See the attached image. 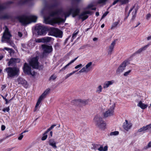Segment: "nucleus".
Returning a JSON list of instances; mask_svg holds the SVG:
<instances>
[{
  "label": "nucleus",
  "mask_w": 151,
  "mask_h": 151,
  "mask_svg": "<svg viewBox=\"0 0 151 151\" xmlns=\"http://www.w3.org/2000/svg\"><path fill=\"white\" fill-rule=\"evenodd\" d=\"M119 134V132L118 131H114V132H112L110 133V135H118Z\"/></svg>",
  "instance_id": "e433bc0d"
},
{
  "label": "nucleus",
  "mask_w": 151,
  "mask_h": 151,
  "mask_svg": "<svg viewBox=\"0 0 151 151\" xmlns=\"http://www.w3.org/2000/svg\"><path fill=\"white\" fill-rule=\"evenodd\" d=\"M52 39L51 37H46L43 38V43H47L49 42Z\"/></svg>",
  "instance_id": "b1692460"
},
{
  "label": "nucleus",
  "mask_w": 151,
  "mask_h": 151,
  "mask_svg": "<svg viewBox=\"0 0 151 151\" xmlns=\"http://www.w3.org/2000/svg\"><path fill=\"white\" fill-rule=\"evenodd\" d=\"M17 81L18 84H25L26 83L25 80L22 78H18L17 79Z\"/></svg>",
  "instance_id": "5701e85b"
},
{
  "label": "nucleus",
  "mask_w": 151,
  "mask_h": 151,
  "mask_svg": "<svg viewBox=\"0 0 151 151\" xmlns=\"http://www.w3.org/2000/svg\"><path fill=\"white\" fill-rule=\"evenodd\" d=\"M137 106L140 107L142 109H145L147 108V105L143 103L141 101H139V103L138 104Z\"/></svg>",
  "instance_id": "4be33fe9"
},
{
  "label": "nucleus",
  "mask_w": 151,
  "mask_h": 151,
  "mask_svg": "<svg viewBox=\"0 0 151 151\" xmlns=\"http://www.w3.org/2000/svg\"><path fill=\"white\" fill-rule=\"evenodd\" d=\"M92 64V63L91 62H90L86 65L85 67L88 70V68Z\"/></svg>",
  "instance_id": "79ce46f5"
},
{
  "label": "nucleus",
  "mask_w": 151,
  "mask_h": 151,
  "mask_svg": "<svg viewBox=\"0 0 151 151\" xmlns=\"http://www.w3.org/2000/svg\"><path fill=\"white\" fill-rule=\"evenodd\" d=\"M147 40H151V35L147 37Z\"/></svg>",
  "instance_id": "338daca9"
},
{
  "label": "nucleus",
  "mask_w": 151,
  "mask_h": 151,
  "mask_svg": "<svg viewBox=\"0 0 151 151\" xmlns=\"http://www.w3.org/2000/svg\"><path fill=\"white\" fill-rule=\"evenodd\" d=\"M91 12L89 11H86L83 12L79 15V17L82 19L83 21L86 19L88 17V16L86 15L87 14H91Z\"/></svg>",
  "instance_id": "ddd939ff"
},
{
  "label": "nucleus",
  "mask_w": 151,
  "mask_h": 151,
  "mask_svg": "<svg viewBox=\"0 0 151 151\" xmlns=\"http://www.w3.org/2000/svg\"><path fill=\"white\" fill-rule=\"evenodd\" d=\"M98 146V145H94V146H93L94 149L95 150H98V148L97 147Z\"/></svg>",
  "instance_id": "bf43d9fd"
},
{
  "label": "nucleus",
  "mask_w": 151,
  "mask_h": 151,
  "mask_svg": "<svg viewBox=\"0 0 151 151\" xmlns=\"http://www.w3.org/2000/svg\"><path fill=\"white\" fill-rule=\"evenodd\" d=\"M57 6V5L56 4H55L53 5V6H52V8L54 9Z\"/></svg>",
  "instance_id": "774afa93"
},
{
  "label": "nucleus",
  "mask_w": 151,
  "mask_h": 151,
  "mask_svg": "<svg viewBox=\"0 0 151 151\" xmlns=\"http://www.w3.org/2000/svg\"><path fill=\"white\" fill-rule=\"evenodd\" d=\"M82 66V64H80L79 65H78L75 67V68L76 69H77L81 67Z\"/></svg>",
  "instance_id": "864d4df0"
},
{
  "label": "nucleus",
  "mask_w": 151,
  "mask_h": 151,
  "mask_svg": "<svg viewBox=\"0 0 151 151\" xmlns=\"http://www.w3.org/2000/svg\"><path fill=\"white\" fill-rule=\"evenodd\" d=\"M121 0H116L115 1L112 3V4L109 7V8H109L111 7L112 5H114L116 3H117L119 1H120Z\"/></svg>",
  "instance_id": "c03bdc74"
},
{
  "label": "nucleus",
  "mask_w": 151,
  "mask_h": 151,
  "mask_svg": "<svg viewBox=\"0 0 151 151\" xmlns=\"http://www.w3.org/2000/svg\"><path fill=\"white\" fill-rule=\"evenodd\" d=\"M56 126V125L55 124L52 125L50 128H49L47 130V131L49 132L50 130L52 129L55 126Z\"/></svg>",
  "instance_id": "a18cd8bd"
},
{
  "label": "nucleus",
  "mask_w": 151,
  "mask_h": 151,
  "mask_svg": "<svg viewBox=\"0 0 151 151\" xmlns=\"http://www.w3.org/2000/svg\"><path fill=\"white\" fill-rule=\"evenodd\" d=\"M4 50H5L8 51H9V52L10 53V55H12V54H13L14 51V50L12 49L9 48L5 47L4 48Z\"/></svg>",
  "instance_id": "cd10ccee"
},
{
  "label": "nucleus",
  "mask_w": 151,
  "mask_h": 151,
  "mask_svg": "<svg viewBox=\"0 0 151 151\" xmlns=\"http://www.w3.org/2000/svg\"><path fill=\"white\" fill-rule=\"evenodd\" d=\"M114 82V80L105 81L104 83L103 87L104 88H108L110 85H112Z\"/></svg>",
  "instance_id": "dca6fc26"
},
{
  "label": "nucleus",
  "mask_w": 151,
  "mask_h": 151,
  "mask_svg": "<svg viewBox=\"0 0 151 151\" xmlns=\"http://www.w3.org/2000/svg\"><path fill=\"white\" fill-rule=\"evenodd\" d=\"M8 66H15V62H14V61H12L11 62H10V60L8 62Z\"/></svg>",
  "instance_id": "4c0bfd02"
},
{
  "label": "nucleus",
  "mask_w": 151,
  "mask_h": 151,
  "mask_svg": "<svg viewBox=\"0 0 151 151\" xmlns=\"http://www.w3.org/2000/svg\"><path fill=\"white\" fill-rule=\"evenodd\" d=\"M137 12V10H136V9L134 11L132 12L133 16H132V19H134L136 17V14Z\"/></svg>",
  "instance_id": "ea45409f"
},
{
  "label": "nucleus",
  "mask_w": 151,
  "mask_h": 151,
  "mask_svg": "<svg viewBox=\"0 0 151 151\" xmlns=\"http://www.w3.org/2000/svg\"><path fill=\"white\" fill-rule=\"evenodd\" d=\"M145 128H144V126H143L142 127L139 129L137 130V132H145Z\"/></svg>",
  "instance_id": "c9c22d12"
},
{
  "label": "nucleus",
  "mask_w": 151,
  "mask_h": 151,
  "mask_svg": "<svg viewBox=\"0 0 151 151\" xmlns=\"http://www.w3.org/2000/svg\"><path fill=\"white\" fill-rule=\"evenodd\" d=\"M43 38L40 39L37 38L35 40L36 42L37 43H40L41 42L43 43Z\"/></svg>",
  "instance_id": "f704fd0d"
},
{
  "label": "nucleus",
  "mask_w": 151,
  "mask_h": 151,
  "mask_svg": "<svg viewBox=\"0 0 151 151\" xmlns=\"http://www.w3.org/2000/svg\"><path fill=\"white\" fill-rule=\"evenodd\" d=\"M134 7V6H133L132 8L130 9V10H129V13H128L127 16H126L125 17V18L124 19V20L127 19V18L130 12L133 10V9Z\"/></svg>",
  "instance_id": "49530a36"
},
{
  "label": "nucleus",
  "mask_w": 151,
  "mask_h": 151,
  "mask_svg": "<svg viewBox=\"0 0 151 151\" xmlns=\"http://www.w3.org/2000/svg\"><path fill=\"white\" fill-rule=\"evenodd\" d=\"M5 70L7 73L8 78H12L15 76H17L19 74V69L16 67H8L5 69Z\"/></svg>",
  "instance_id": "39448f33"
},
{
  "label": "nucleus",
  "mask_w": 151,
  "mask_h": 151,
  "mask_svg": "<svg viewBox=\"0 0 151 151\" xmlns=\"http://www.w3.org/2000/svg\"><path fill=\"white\" fill-rule=\"evenodd\" d=\"M15 62V64L17 63H19L20 61V59L18 58H12L10 59V62H11L12 61H14Z\"/></svg>",
  "instance_id": "a878e982"
},
{
  "label": "nucleus",
  "mask_w": 151,
  "mask_h": 151,
  "mask_svg": "<svg viewBox=\"0 0 151 151\" xmlns=\"http://www.w3.org/2000/svg\"><path fill=\"white\" fill-rule=\"evenodd\" d=\"M7 7V4L6 3H0V12L6 9ZM9 16L7 14L0 16V19H9Z\"/></svg>",
  "instance_id": "0eeeda50"
},
{
  "label": "nucleus",
  "mask_w": 151,
  "mask_h": 151,
  "mask_svg": "<svg viewBox=\"0 0 151 151\" xmlns=\"http://www.w3.org/2000/svg\"><path fill=\"white\" fill-rule=\"evenodd\" d=\"M49 144L52 146L53 147L56 148L57 147L56 145V143L54 139H51L49 140Z\"/></svg>",
  "instance_id": "412c9836"
},
{
  "label": "nucleus",
  "mask_w": 151,
  "mask_h": 151,
  "mask_svg": "<svg viewBox=\"0 0 151 151\" xmlns=\"http://www.w3.org/2000/svg\"><path fill=\"white\" fill-rule=\"evenodd\" d=\"M98 150L99 151H107L108 150V146H105L103 148L102 146H101L98 148Z\"/></svg>",
  "instance_id": "bb28decb"
},
{
  "label": "nucleus",
  "mask_w": 151,
  "mask_h": 151,
  "mask_svg": "<svg viewBox=\"0 0 151 151\" xmlns=\"http://www.w3.org/2000/svg\"><path fill=\"white\" fill-rule=\"evenodd\" d=\"M80 10L78 8H70L69 10L64 12L61 9H57L55 11L51 12L50 13V16L53 17L57 15V17L50 19V17H44V21L46 24H50L53 25L55 23H59L61 22H64L67 17H68L71 14L73 17L78 15Z\"/></svg>",
  "instance_id": "f257e3e1"
},
{
  "label": "nucleus",
  "mask_w": 151,
  "mask_h": 151,
  "mask_svg": "<svg viewBox=\"0 0 151 151\" xmlns=\"http://www.w3.org/2000/svg\"><path fill=\"white\" fill-rule=\"evenodd\" d=\"M71 75H71V74L70 73L67 74L65 77V79H67L70 76H71Z\"/></svg>",
  "instance_id": "5fc2aeb1"
},
{
  "label": "nucleus",
  "mask_w": 151,
  "mask_h": 151,
  "mask_svg": "<svg viewBox=\"0 0 151 151\" xmlns=\"http://www.w3.org/2000/svg\"><path fill=\"white\" fill-rule=\"evenodd\" d=\"M93 122L96 126L99 129L104 130L105 129L106 123L100 116L96 115L93 119Z\"/></svg>",
  "instance_id": "20e7f679"
},
{
  "label": "nucleus",
  "mask_w": 151,
  "mask_h": 151,
  "mask_svg": "<svg viewBox=\"0 0 151 151\" xmlns=\"http://www.w3.org/2000/svg\"><path fill=\"white\" fill-rule=\"evenodd\" d=\"M145 131L147 130H149L151 129V124L147 125L146 126H144Z\"/></svg>",
  "instance_id": "72a5a7b5"
},
{
  "label": "nucleus",
  "mask_w": 151,
  "mask_h": 151,
  "mask_svg": "<svg viewBox=\"0 0 151 151\" xmlns=\"http://www.w3.org/2000/svg\"><path fill=\"white\" fill-rule=\"evenodd\" d=\"M92 6H93L92 5L89 4L87 8H91L92 7Z\"/></svg>",
  "instance_id": "0e129e2a"
},
{
  "label": "nucleus",
  "mask_w": 151,
  "mask_h": 151,
  "mask_svg": "<svg viewBox=\"0 0 151 151\" xmlns=\"http://www.w3.org/2000/svg\"><path fill=\"white\" fill-rule=\"evenodd\" d=\"M12 100V99H11L10 100H9V101H8L7 99H5V100L6 101V104H7L8 103H9V102L10 101H11V100Z\"/></svg>",
  "instance_id": "680f3d73"
},
{
  "label": "nucleus",
  "mask_w": 151,
  "mask_h": 151,
  "mask_svg": "<svg viewBox=\"0 0 151 151\" xmlns=\"http://www.w3.org/2000/svg\"><path fill=\"white\" fill-rule=\"evenodd\" d=\"M102 90V87L101 85H99L97 87L96 92V93H99L101 92Z\"/></svg>",
  "instance_id": "2f4dec72"
},
{
  "label": "nucleus",
  "mask_w": 151,
  "mask_h": 151,
  "mask_svg": "<svg viewBox=\"0 0 151 151\" xmlns=\"http://www.w3.org/2000/svg\"><path fill=\"white\" fill-rule=\"evenodd\" d=\"M37 57L33 58L31 59L29 62L30 65L33 68L39 69V70H42L43 68V66H39V62Z\"/></svg>",
  "instance_id": "423d86ee"
},
{
  "label": "nucleus",
  "mask_w": 151,
  "mask_h": 151,
  "mask_svg": "<svg viewBox=\"0 0 151 151\" xmlns=\"http://www.w3.org/2000/svg\"><path fill=\"white\" fill-rule=\"evenodd\" d=\"M78 31H77L76 32L74 33L72 37V40H73L76 36L78 34Z\"/></svg>",
  "instance_id": "a19ab883"
},
{
  "label": "nucleus",
  "mask_w": 151,
  "mask_h": 151,
  "mask_svg": "<svg viewBox=\"0 0 151 151\" xmlns=\"http://www.w3.org/2000/svg\"><path fill=\"white\" fill-rule=\"evenodd\" d=\"M57 78L56 76L54 75H52L49 78V80H55Z\"/></svg>",
  "instance_id": "37998d69"
},
{
  "label": "nucleus",
  "mask_w": 151,
  "mask_h": 151,
  "mask_svg": "<svg viewBox=\"0 0 151 151\" xmlns=\"http://www.w3.org/2000/svg\"><path fill=\"white\" fill-rule=\"evenodd\" d=\"M6 87V86L5 85H2L1 87V88L2 90H3Z\"/></svg>",
  "instance_id": "69168bd1"
},
{
  "label": "nucleus",
  "mask_w": 151,
  "mask_h": 151,
  "mask_svg": "<svg viewBox=\"0 0 151 151\" xmlns=\"http://www.w3.org/2000/svg\"><path fill=\"white\" fill-rule=\"evenodd\" d=\"M35 29L38 35H45L49 30H50L49 33L51 35L60 37L62 34V31L57 28H50L49 29L47 27L40 24L36 25Z\"/></svg>",
  "instance_id": "f03ea898"
},
{
  "label": "nucleus",
  "mask_w": 151,
  "mask_h": 151,
  "mask_svg": "<svg viewBox=\"0 0 151 151\" xmlns=\"http://www.w3.org/2000/svg\"><path fill=\"white\" fill-rule=\"evenodd\" d=\"M9 110V107L4 108L3 109V111L4 112H5L6 111L7 112H8Z\"/></svg>",
  "instance_id": "09e8293b"
},
{
  "label": "nucleus",
  "mask_w": 151,
  "mask_h": 151,
  "mask_svg": "<svg viewBox=\"0 0 151 151\" xmlns=\"http://www.w3.org/2000/svg\"><path fill=\"white\" fill-rule=\"evenodd\" d=\"M151 17V14L150 13H148L147 15L146 18L148 19Z\"/></svg>",
  "instance_id": "052dcab7"
},
{
  "label": "nucleus",
  "mask_w": 151,
  "mask_h": 151,
  "mask_svg": "<svg viewBox=\"0 0 151 151\" xmlns=\"http://www.w3.org/2000/svg\"><path fill=\"white\" fill-rule=\"evenodd\" d=\"M16 18L22 25L25 26L32 22H36L37 17L33 15L27 16L25 15L18 16Z\"/></svg>",
  "instance_id": "7ed1b4c3"
},
{
  "label": "nucleus",
  "mask_w": 151,
  "mask_h": 151,
  "mask_svg": "<svg viewBox=\"0 0 151 151\" xmlns=\"http://www.w3.org/2000/svg\"><path fill=\"white\" fill-rule=\"evenodd\" d=\"M107 0H99L98 1V3L102 4L105 2Z\"/></svg>",
  "instance_id": "3c124183"
},
{
  "label": "nucleus",
  "mask_w": 151,
  "mask_h": 151,
  "mask_svg": "<svg viewBox=\"0 0 151 151\" xmlns=\"http://www.w3.org/2000/svg\"><path fill=\"white\" fill-rule=\"evenodd\" d=\"M48 132L47 131L44 132L43 134V136L41 138L42 140H45L47 138V134Z\"/></svg>",
  "instance_id": "c756f323"
},
{
  "label": "nucleus",
  "mask_w": 151,
  "mask_h": 151,
  "mask_svg": "<svg viewBox=\"0 0 151 151\" xmlns=\"http://www.w3.org/2000/svg\"><path fill=\"white\" fill-rule=\"evenodd\" d=\"M18 35L20 37H21L22 36V34L20 32H18Z\"/></svg>",
  "instance_id": "e2e57ef3"
},
{
  "label": "nucleus",
  "mask_w": 151,
  "mask_h": 151,
  "mask_svg": "<svg viewBox=\"0 0 151 151\" xmlns=\"http://www.w3.org/2000/svg\"><path fill=\"white\" fill-rule=\"evenodd\" d=\"M131 70H129V71L125 72L124 73V76H127L129 74V73L131 72Z\"/></svg>",
  "instance_id": "de8ad7c7"
},
{
  "label": "nucleus",
  "mask_w": 151,
  "mask_h": 151,
  "mask_svg": "<svg viewBox=\"0 0 151 151\" xmlns=\"http://www.w3.org/2000/svg\"><path fill=\"white\" fill-rule=\"evenodd\" d=\"M120 22V21L119 20L117 22H114L112 24L111 27V29H113L114 28H115L116 27L117 25H118V24H119V23Z\"/></svg>",
  "instance_id": "c85d7f7f"
},
{
  "label": "nucleus",
  "mask_w": 151,
  "mask_h": 151,
  "mask_svg": "<svg viewBox=\"0 0 151 151\" xmlns=\"http://www.w3.org/2000/svg\"><path fill=\"white\" fill-rule=\"evenodd\" d=\"M5 126L4 125H2L1 126V130L3 131L5 130Z\"/></svg>",
  "instance_id": "13d9d810"
},
{
  "label": "nucleus",
  "mask_w": 151,
  "mask_h": 151,
  "mask_svg": "<svg viewBox=\"0 0 151 151\" xmlns=\"http://www.w3.org/2000/svg\"><path fill=\"white\" fill-rule=\"evenodd\" d=\"M88 70H87L86 68L84 67L81 69L79 72L77 73V74H79V73H83V72H87Z\"/></svg>",
  "instance_id": "7c9ffc66"
},
{
  "label": "nucleus",
  "mask_w": 151,
  "mask_h": 151,
  "mask_svg": "<svg viewBox=\"0 0 151 151\" xmlns=\"http://www.w3.org/2000/svg\"><path fill=\"white\" fill-rule=\"evenodd\" d=\"M78 57L75 58L74 59L72 60L70 63H68L67 65L65 66L63 68H62L61 69L60 71L59 72H60L62 71H63L65 70L67 68L71 63H73L78 58Z\"/></svg>",
  "instance_id": "f3484780"
},
{
  "label": "nucleus",
  "mask_w": 151,
  "mask_h": 151,
  "mask_svg": "<svg viewBox=\"0 0 151 151\" xmlns=\"http://www.w3.org/2000/svg\"><path fill=\"white\" fill-rule=\"evenodd\" d=\"M151 147V142H150L143 149H147Z\"/></svg>",
  "instance_id": "58836bf2"
},
{
  "label": "nucleus",
  "mask_w": 151,
  "mask_h": 151,
  "mask_svg": "<svg viewBox=\"0 0 151 151\" xmlns=\"http://www.w3.org/2000/svg\"><path fill=\"white\" fill-rule=\"evenodd\" d=\"M50 89L49 88L46 89L44 92L41 95V97H42L44 99L46 96L50 93Z\"/></svg>",
  "instance_id": "a211bd4d"
},
{
  "label": "nucleus",
  "mask_w": 151,
  "mask_h": 151,
  "mask_svg": "<svg viewBox=\"0 0 151 151\" xmlns=\"http://www.w3.org/2000/svg\"><path fill=\"white\" fill-rule=\"evenodd\" d=\"M23 137V133H21L20 134L18 138V139L19 140H21Z\"/></svg>",
  "instance_id": "603ef678"
},
{
  "label": "nucleus",
  "mask_w": 151,
  "mask_h": 151,
  "mask_svg": "<svg viewBox=\"0 0 151 151\" xmlns=\"http://www.w3.org/2000/svg\"><path fill=\"white\" fill-rule=\"evenodd\" d=\"M24 72L28 75H30L31 73V68L26 63H24L23 68Z\"/></svg>",
  "instance_id": "9b49d317"
},
{
  "label": "nucleus",
  "mask_w": 151,
  "mask_h": 151,
  "mask_svg": "<svg viewBox=\"0 0 151 151\" xmlns=\"http://www.w3.org/2000/svg\"><path fill=\"white\" fill-rule=\"evenodd\" d=\"M116 41L114 40L111 44L108 49V54L111 55L112 51L113 50L114 46L116 44Z\"/></svg>",
  "instance_id": "2eb2a0df"
},
{
  "label": "nucleus",
  "mask_w": 151,
  "mask_h": 151,
  "mask_svg": "<svg viewBox=\"0 0 151 151\" xmlns=\"http://www.w3.org/2000/svg\"><path fill=\"white\" fill-rule=\"evenodd\" d=\"M128 61H124L119 66L117 69L116 73L117 74H119L122 73L125 69V68L127 65Z\"/></svg>",
  "instance_id": "1a4fd4ad"
},
{
  "label": "nucleus",
  "mask_w": 151,
  "mask_h": 151,
  "mask_svg": "<svg viewBox=\"0 0 151 151\" xmlns=\"http://www.w3.org/2000/svg\"><path fill=\"white\" fill-rule=\"evenodd\" d=\"M36 73L35 71H33L32 72H31V73L30 74V75H32V76H34L35 75Z\"/></svg>",
  "instance_id": "6e6d98bb"
},
{
  "label": "nucleus",
  "mask_w": 151,
  "mask_h": 151,
  "mask_svg": "<svg viewBox=\"0 0 151 151\" xmlns=\"http://www.w3.org/2000/svg\"><path fill=\"white\" fill-rule=\"evenodd\" d=\"M149 45L150 44H148L147 45L145 46L144 47L141 48L139 49L137 51L136 53H140L142 51L145 50L149 46Z\"/></svg>",
  "instance_id": "aec40b11"
},
{
  "label": "nucleus",
  "mask_w": 151,
  "mask_h": 151,
  "mask_svg": "<svg viewBox=\"0 0 151 151\" xmlns=\"http://www.w3.org/2000/svg\"><path fill=\"white\" fill-rule=\"evenodd\" d=\"M44 99L43 98H42V97H41V96H40L37 101V104H36V105L35 106V109L34 110V111H36V109H37V107L40 104V103L41 101L43 99Z\"/></svg>",
  "instance_id": "393cba45"
},
{
  "label": "nucleus",
  "mask_w": 151,
  "mask_h": 151,
  "mask_svg": "<svg viewBox=\"0 0 151 151\" xmlns=\"http://www.w3.org/2000/svg\"><path fill=\"white\" fill-rule=\"evenodd\" d=\"M59 46V44L57 43L55 45L54 47L55 49H57Z\"/></svg>",
  "instance_id": "4d7b16f0"
},
{
  "label": "nucleus",
  "mask_w": 151,
  "mask_h": 151,
  "mask_svg": "<svg viewBox=\"0 0 151 151\" xmlns=\"http://www.w3.org/2000/svg\"><path fill=\"white\" fill-rule=\"evenodd\" d=\"M132 125L130 122H128V121L126 120L125 122L123 123V127L125 130L128 131L131 128Z\"/></svg>",
  "instance_id": "4468645a"
},
{
  "label": "nucleus",
  "mask_w": 151,
  "mask_h": 151,
  "mask_svg": "<svg viewBox=\"0 0 151 151\" xmlns=\"http://www.w3.org/2000/svg\"><path fill=\"white\" fill-rule=\"evenodd\" d=\"M42 47L43 50V53L44 54L50 53L52 50V48L51 46L42 45Z\"/></svg>",
  "instance_id": "9d476101"
},
{
  "label": "nucleus",
  "mask_w": 151,
  "mask_h": 151,
  "mask_svg": "<svg viewBox=\"0 0 151 151\" xmlns=\"http://www.w3.org/2000/svg\"><path fill=\"white\" fill-rule=\"evenodd\" d=\"M109 12H105L102 15V17H101V19H102L103 18H104V17H105L108 14Z\"/></svg>",
  "instance_id": "8fccbe9b"
},
{
  "label": "nucleus",
  "mask_w": 151,
  "mask_h": 151,
  "mask_svg": "<svg viewBox=\"0 0 151 151\" xmlns=\"http://www.w3.org/2000/svg\"><path fill=\"white\" fill-rule=\"evenodd\" d=\"M7 40L6 42L9 43V45H11L12 47H14L15 45L13 43L12 41L10 40V39Z\"/></svg>",
  "instance_id": "473e14b6"
},
{
  "label": "nucleus",
  "mask_w": 151,
  "mask_h": 151,
  "mask_svg": "<svg viewBox=\"0 0 151 151\" xmlns=\"http://www.w3.org/2000/svg\"><path fill=\"white\" fill-rule=\"evenodd\" d=\"M12 36L11 35L9 31L8 28L6 27L2 37L5 39L9 40L10 39Z\"/></svg>",
  "instance_id": "f8f14e48"
},
{
  "label": "nucleus",
  "mask_w": 151,
  "mask_h": 151,
  "mask_svg": "<svg viewBox=\"0 0 151 151\" xmlns=\"http://www.w3.org/2000/svg\"><path fill=\"white\" fill-rule=\"evenodd\" d=\"M77 101L79 103L80 105H86L88 104L89 103V101L88 100H79Z\"/></svg>",
  "instance_id": "6ab92c4d"
},
{
  "label": "nucleus",
  "mask_w": 151,
  "mask_h": 151,
  "mask_svg": "<svg viewBox=\"0 0 151 151\" xmlns=\"http://www.w3.org/2000/svg\"><path fill=\"white\" fill-rule=\"evenodd\" d=\"M115 107L114 104H113L104 113V117H107L113 115Z\"/></svg>",
  "instance_id": "6e6552de"
}]
</instances>
